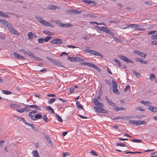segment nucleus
Wrapping results in <instances>:
<instances>
[{"instance_id": "obj_53", "label": "nucleus", "mask_w": 157, "mask_h": 157, "mask_svg": "<svg viewBox=\"0 0 157 157\" xmlns=\"http://www.w3.org/2000/svg\"><path fill=\"white\" fill-rule=\"evenodd\" d=\"M107 102L110 105H112L114 103H113L111 100L109 99L107 100Z\"/></svg>"}, {"instance_id": "obj_58", "label": "nucleus", "mask_w": 157, "mask_h": 157, "mask_svg": "<svg viewBox=\"0 0 157 157\" xmlns=\"http://www.w3.org/2000/svg\"><path fill=\"white\" fill-rule=\"evenodd\" d=\"M137 109L138 110L140 111H142V112L144 111V109L143 108H142L141 106L138 107L137 108Z\"/></svg>"}, {"instance_id": "obj_62", "label": "nucleus", "mask_w": 157, "mask_h": 157, "mask_svg": "<svg viewBox=\"0 0 157 157\" xmlns=\"http://www.w3.org/2000/svg\"><path fill=\"white\" fill-rule=\"evenodd\" d=\"M33 34L32 32H30L28 34V36L29 38H32V37L33 36Z\"/></svg>"}, {"instance_id": "obj_4", "label": "nucleus", "mask_w": 157, "mask_h": 157, "mask_svg": "<svg viewBox=\"0 0 157 157\" xmlns=\"http://www.w3.org/2000/svg\"><path fill=\"white\" fill-rule=\"evenodd\" d=\"M113 91L114 93H115L117 94H119L120 93L117 89V84L116 82L113 80Z\"/></svg>"}, {"instance_id": "obj_46", "label": "nucleus", "mask_w": 157, "mask_h": 157, "mask_svg": "<svg viewBox=\"0 0 157 157\" xmlns=\"http://www.w3.org/2000/svg\"><path fill=\"white\" fill-rule=\"evenodd\" d=\"M33 59H34L35 60H38V61H42V59L40 58L37 57V56H35V55L33 56Z\"/></svg>"}, {"instance_id": "obj_56", "label": "nucleus", "mask_w": 157, "mask_h": 157, "mask_svg": "<svg viewBox=\"0 0 157 157\" xmlns=\"http://www.w3.org/2000/svg\"><path fill=\"white\" fill-rule=\"evenodd\" d=\"M84 52L86 53H89L91 54L92 50L89 49H85L84 50Z\"/></svg>"}, {"instance_id": "obj_3", "label": "nucleus", "mask_w": 157, "mask_h": 157, "mask_svg": "<svg viewBox=\"0 0 157 157\" xmlns=\"http://www.w3.org/2000/svg\"><path fill=\"white\" fill-rule=\"evenodd\" d=\"M101 107H98L94 106V109L95 111L98 113H108V111L104 109L101 108Z\"/></svg>"}, {"instance_id": "obj_35", "label": "nucleus", "mask_w": 157, "mask_h": 157, "mask_svg": "<svg viewBox=\"0 0 157 157\" xmlns=\"http://www.w3.org/2000/svg\"><path fill=\"white\" fill-rule=\"evenodd\" d=\"M56 100V99L54 98H51L48 101V103L49 104H51L53 103Z\"/></svg>"}, {"instance_id": "obj_64", "label": "nucleus", "mask_w": 157, "mask_h": 157, "mask_svg": "<svg viewBox=\"0 0 157 157\" xmlns=\"http://www.w3.org/2000/svg\"><path fill=\"white\" fill-rule=\"evenodd\" d=\"M89 17H91V18H96L97 17V16L94 15L93 14L91 13H89Z\"/></svg>"}, {"instance_id": "obj_47", "label": "nucleus", "mask_w": 157, "mask_h": 157, "mask_svg": "<svg viewBox=\"0 0 157 157\" xmlns=\"http://www.w3.org/2000/svg\"><path fill=\"white\" fill-rule=\"evenodd\" d=\"M114 60L117 63V64L118 65V66L120 67H121V63H120V61L118 60V59H114Z\"/></svg>"}, {"instance_id": "obj_44", "label": "nucleus", "mask_w": 157, "mask_h": 157, "mask_svg": "<svg viewBox=\"0 0 157 157\" xmlns=\"http://www.w3.org/2000/svg\"><path fill=\"white\" fill-rule=\"evenodd\" d=\"M93 68L96 69V70L99 72H100L101 71L100 69L98 67L97 65L94 64Z\"/></svg>"}, {"instance_id": "obj_8", "label": "nucleus", "mask_w": 157, "mask_h": 157, "mask_svg": "<svg viewBox=\"0 0 157 157\" xmlns=\"http://www.w3.org/2000/svg\"><path fill=\"white\" fill-rule=\"evenodd\" d=\"M93 103L96 106H98V107H102L103 106V104L99 102L98 101V99L95 98L94 99Z\"/></svg>"}, {"instance_id": "obj_63", "label": "nucleus", "mask_w": 157, "mask_h": 157, "mask_svg": "<svg viewBox=\"0 0 157 157\" xmlns=\"http://www.w3.org/2000/svg\"><path fill=\"white\" fill-rule=\"evenodd\" d=\"M125 109L124 107H118V109L117 110V111H120V110H124Z\"/></svg>"}, {"instance_id": "obj_32", "label": "nucleus", "mask_w": 157, "mask_h": 157, "mask_svg": "<svg viewBox=\"0 0 157 157\" xmlns=\"http://www.w3.org/2000/svg\"><path fill=\"white\" fill-rule=\"evenodd\" d=\"M116 145L117 146H121V147H125L126 145L123 143H116Z\"/></svg>"}, {"instance_id": "obj_42", "label": "nucleus", "mask_w": 157, "mask_h": 157, "mask_svg": "<svg viewBox=\"0 0 157 157\" xmlns=\"http://www.w3.org/2000/svg\"><path fill=\"white\" fill-rule=\"evenodd\" d=\"M129 122L130 123L132 124H133L136 125V121H134L133 120H130L129 121Z\"/></svg>"}, {"instance_id": "obj_13", "label": "nucleus", "mask_w": 157, "mask_h": 157, "mask_svg": "<svg viewBox=\"0 0 157 157\" xmlns=\"http://www.w3.org/2000/svg\"><path fill=\"white\" fill-rule=\"evenodd\" d=\"M54 64L58 66H60L62 67H64V65L59 61L56 60H54L53 63Z\"/></svg>"}, {"instance_id": "obj_45", "label": "nucleus", "mask_w": 157, "mask_h": 157, "mask_svg": "<svg viewBox=\"0 0 157 157\" xmlns=\"http://www.w3.org/2000/svg\"><path fill=\"white\" fill-rule=\"evenodd\" d=\"M93 68L96 69V70L99 72H100L101 71L100 69L98 67L97 65L94 64Z\"/></svg>"}, {"instance_id": "obj_23", "label": "nucleus", "mask_w": 157, "mask_h": 157, "mask_svg": "<svg viewBox=\"0 0 157 157\" xmlns=\"http://www.w3.org/2000/svg\"><path fill=\"white\" fill-rule=\"evenodd\" d=\"M33 157H39V154L36 150H34L32 151Z\"/></svg>"}, {"instance_id": "obj_26", "label": "nucleus", "mask_w": 157, "mask_h": 157, "mask_svg": "<svg viewBox=\"0 0 157 157\" xmlns=\"http://www.w3.org/2000/svg\"><path fill=\"white\" fill-rule=\"evenodd\" d=\"M131 141L135 143H140L142 142V141L141 140L139 139H133L130 140Z\"/></svg>"}, {"instance_id": "obj_18", "label": "nucleus", "mask_w": 157, "mask_h": 157, "mask_svg": "<svg viewBox=\"0 0 157 157\" xmlns=\"http://www.w3.org/2000/svg\"><path fill=\"white\" fill-rule=\"evenodd\" d=\"M10 107L14 109L17 110L18 108H20L21 106L17 105L16 104H12L10 105Z\"/></svg>"}, {"instance_id": "obj_51", "label": "nucleus", "mask_w": 157, "mask_h": 157, "mask_svg": "<svg viewBox=\"0 0 157 157\" xmlns=\"http://www.w3.org/2000/svg\"><path fill=\"white\" fill-rule=\"evenodd\" d=\"M150 78L151 79L154 78L155 77V75L152 73H151L150 75Z\"/></svg>"}, {"instance_id": "obj_37", "label": "nucleus", "mask_w": 157, "mask_h": 157, "mask_svg": "<svg viewBox=\"0 0 157 157\" xmlns=\"http://www.w3.org/2000/svg\"><path fill=\"white\" fill-rule=\"evenodd\" d=\"M13 54L14 56L17 58V59H19V57H20V55H19L17 53L14 52L13 53Z\"/></svg>"}, {"instance_id": "obj_50", "label": "nucleus", "mask_w": 157, "mask_h": 157, "mask_svg": "<svg viewBox=\"0 0 157 157\" xmlns=\"http://www.w3.org/2000/svg\"><path fill=\"white\" fill-rule=\"evenodd\" d=\"M47 59L51 62L53 63L55 59H53L52 58H50L48 56H47Z\"/></svg>"}, {"instance_id": "obj_17", "label": "nucleus", "mask_w": 157, "mask_h": 157, "mask_svg": "<svg viewBox=\"0 0 157 157\" xmlns=\"http://www.w3.org/2000/svg\"><path fill=\"white\" fill-rule=\"evenodd\" d=\"M10 31L12 34L17 35H19V33L17 32V31L15 30L13 28Z\"/></svg>"}, {"instance_id": "obj_19", "label": "nucleus", "mask_w": 157, "mask_h": 157, "mask_svg": "<svg viewBox=\"0 0 157 157\" xmlns=\"http://www.w3.org/2000/svg\"><path fill=\"white\" fill-rule=\"evenodd\" d=\"M0 22L2 23L4 26H6L9 23L5 20L0 19Z\"/></svg>"}, {"instance_id": "obj_60", "label": "nucleus", "mask_w": 157, "mask_h": 157, "mask_svg": "<svg viewBox=\"0 0 157 157\" xmlns=\"http://www.w3.org/2000/svg\"><path fill=\"white\" fill-rule=\"evenodd\" d=\"M130 86L129 85H127L125 88L124 89V91H126L128 90L129 89H130Z\"/></svg>"}, {"instance_id": "obj_24", "label": "nucleus", "mask_w": 157, "mask_h": 157, "mask_svg": "<svg viewBox=\"0 0 157 157\" xmlns=\"http://www.w3.org/2000/svg\"><path fill=\"white\" fill-rule=\"evenodd\" d=\"M44 137L46 139H47V140L48 142V143L50 144H51V146H52V141L51 140L49 136L47 135H45L44 136Z\"/></svg>"}, {"instance_id": "obj_33", "label": "nucleus", "mask_w": 157, "mask_h": 157, "mask_svg": "<svg viewBox=\"0 0 157 157\" xmlns=\"http://www.w3.org/2000/svg\"><path fill=\"white\" fill-rule=\"evenodd\" d=\"M38 41L39 44H42L44 41V38H40L38 39Z\"/></svg>"}, {"instance_id": "obj_36", "label": "nucleus", "mask_w": 157, "mask_h": 157, "mask_svg": "<svg viewBox=\"0 0 157 157\" xmlns=\"http://www.w3.org/2000/svg\"><path fill=\"white\" fill-rule=\"evenodd\" d=\"M43 118L46 123H47L48 122L49 120L47 118L46 115H44L43 117Z\"/></svg>"}, {"instance_id": "obj_39", "label": "nucleus", "mask_w": 157, "mask_h": 157, "mask_svg": "<svg viewBox=\"0 0 157 157\" xmlns=\"http://www.w3.org/2000/svg\"><path fill=\"white\" fill-rule=\"evenodd\" d=\"M83 61V60L78 57H75V61H78L79 62H82Z\"/></svg>"}, {"instance_id": "obj_38", "label": "nucleus", "mask_w": 157, "mask_h": 157, "mask_svg": "<svg viewBox=\"0 0 157 157\" xmlns=\"http://www.w3.org/2000/svg\"><path fill=\"white\" fill-rule=\"evenodd\" d=\"M57 7L54 5H50L49 6V9L50 10H55L57 9Z\"/></svg>"}, {"instance_id": "obj_31", "label": "nucleus", "mask_w": 157, "mask_h": 157, "mask_svg": "<svg viewBox=\"0 0 157 157\" xmlns=\"http://www.w3.org/2000/svg\"><path fill=\"white\" fill-rule=\"evenodd\" d=\"M56 117L57 118L59 121L61 122H63V120L61 118V117L57 114L56 113L55 114Z\"/></svg>"}, {"instance_id": "obj_55", "label": "nucleus", "mask_w": 157, "mask_h": 157, "mask_svg": "<svg viewBox=\"0 0 157 157\" xmlns=\"http://www.w3.org/2000/svg\"><path fill=\"white\" fill-rule=\"evenodd\" d=\"M105 83L109 85V86L111 85V82L109 80H105Z\"/></svg>"}, {"instance_id": "obj_52", "label": "nucleus", "mask_w": 157, "mask_h": 157, "mask_svg": "<svg viewBox=\"0 0 157 157\" xmlns=\"http://www.w3.org/2000/svg\"><path fill=\"white\" fill-rule=\"evenodd\" d=\"M74 89H75V88H74V87H71L70 88V92H69V93L70 94L74 93L73 90H74Z\"/></svg>"}, {"instance_id": "obj_49", "label": "nucleus", "mask_w": 157, "mask_h": 157, "mask_svg": "<svg viewBox=\"0 0 157 157\" xmlns=\"http://www.w3.org/2000/svg\"><path fill=\"white\" fill-rule=\"evenodd\" d=\"M115 103H114L112 105L113 106V108L117 111V110L118 109V106L116 105Z\"/></svg>"}, {"instance_id": "obj_40", "label": "nucleus", "mask_w": 157, "mask_h": 157, "mask_svg": "<svg viewBox=\"0 0 157 157\" xmlns=\"http://www.w3.org/2000/svg\"><path fill=\"white\" fill-rule=\"evenodd\" d=\"M133 73H134L135 75L137 77H140V74L137 72L136 71H133Z\"/></svg>"}, {"instance_id": "obj_11", "label": "nucleus", "mask_w": 157, "mask_h": 157, "mask_svg": "<svg viewBox=\"0 0 157 157\" xmlns=\"http://www.w3.org/2000/svg\"><path fill=\"white\" fill-rule=\"evenodd\" d=\"M105 29L104 30V32L109 34L112 36H114L115 34L114 33L111 31L110 29H108L106 27L105 28Z\"/></svg>"}, {"instance_id": "obj_6", "label": "nucleus", "mask_w": 157, "mask_h": 157, "mask_svg": "<svg viewBox=\"0 0 157 157\" xmlns=\"http://www.w3.org/2000/svg\"><path fill=\"white\" fill-rule=\"evenodd\" d=\"M82 10H69L67 12L70 14H78L82 13Z\"/></svg>"}, {"instance_id": "obj_1", "label": "nucleus", "mask_w": 157, "mask_h": 157, "mask_svg": "<svg viewBox=\"0 0 157 157\" xmlns=\"http://www.w3.org/2000/svg\"><path fill=\"white\" fill-rule=\"evenodd\" d=\"M35 17L36 19H37L42 25L47 27H49L52 28L54 27V25L44 20L42 17H39L38 16H36Z\"/></svg>"}, {"instance_id": "obj_27", "label": "nucleus", "mask_w": 157, "mask_h": 157, "mask_svg": "<svg viewBox=\"0 0 157 157\" xmlns=\"http://www.w3.org/2000/svg\"><path fill=\"white\" fill-rule=\"evenodd\" d=\"M2 93L6 95H9L11 94H12V92L11 91L6 90H3L2 91Z\"/></svg>"}, {"instance_id": "obj_61", "label": "nucleus", "mask_w": 157, "mask_h": 157, "mask_svg": "<svg viewBox=\"0 0 157 157\" xmlns=\"http://www.w3.org/2000/svg\"><path fill=\"white\" fill-rule=\"evenodd\" d=\"M49 33V32L47 30H44L43 31V33L45 34L48 35H51V34Z\"/></svg>"}, {"instance_id": "obj_34", "label": "nucleus", "mask_w": 157, "mask_h": 157, "mask_svg": "<svg viewBox=\"0 0 157 157\" xmlns=\"http://www.w3.org/2000/svg\"><path fill=\"white\" fill-rule=\"evenodd\" d=\"M94 53H95L94 54V55L96 56H99L101 57V58L103 57V55L101 54L100 53L96 51L95 52H94Z\"/></svg>"}, {"instance_id": "obj_9", "label": "nucleus", "mask_w": 157, "mask_h": 157, "mask_svg": "<svg viewBox=\"0 0 157 157\" xmlns=\"http://www.w3.org/2000/svg\"><path fill=\"white\" fill-rule=\"evenodd\" d=\"M141 26V25H140L134 24H130L128 25L125 28H132L133 29H136L137 27H140Z\"/></svg>"}, {"instance_id": "obj_21", "label": "nucleus", "mask_w": 157, "mask_h": 157, "mask_svg": "<svg viewBox=\"0 0 157 157\" xmlns=\"http://www.w3.org/2000/svg\"><path fill=\"white\" fill-rule=\"evenodd\" d=\"M42 115L40 114H37L35 115L34 116L35 121L37 120V119H40L42 118Z\"/></svg>"}, {"instance_id": "obj_14", "label": "nucleus", "mask_w": 157, "mask_h": 157, "mask_svg": "<svg viewBox=\"0 0 157 157\" xmlns=\"http://www.w3.org/2000/svg\"><path fill=\"white\" fill-rule=\"evenodd\" d=\"M84 2L86 3L90 4V5L93 6H94L96 4V3L94 1H92L90 0H85Z\"/></svg>"}, {"instance_id": "obj_15", "label": "nucleus", "mask_w": 157, "mask_h": 157, "mask_svg": "<svg viewBox=\"0 0 157 157\" xmlns=\"http://www.w3.org/2000/svg\"><path fill=\"white\" fill-rule=\"evenodd\" d=\"M140 103L145 106H148V105H150L151 103V102L149 101H145L144 100H141Z\"/></svg>"}, {"instance_id": "obj_25", "label": "nucleus", "mask_w": 157, "mask_h": 157, "mask_svg": "<svg viewBox=\"0 0 157 157\" xmlns=\"http://www.w3.org/2000/svg\"><path fill=\"white\" fill-rule=\"evenodd\" d=\"M76 105L77 106L78 108H81L83 110H84V109L82 106V105L80 104V103L78 101H77L76 102Z\"/></svg>"}, {"instance_id": "obj_28", "label": "nucleus", "mask_w": 157, "mask_h": 157, "mask_svg": "<svg viewBox=\"0 0 157 157\" xmlns=\"http://www.w3.org/2000/svg\"><path fill=\"white\" fill-rule=\"evenodd\" d=\"M6 27L8 28L10 31L13 28V25L10 23H9Z\"/></svg>"}, {"instance_id": "obj_5", "label": "nucleus", "mask_w": 157, "mask_h": 157, "mask_svg": "<svg viewBox=\"0 0 157 157\" xmlns=\"http://www.w3.org/2000/svg\"><path fill=\"white\" fill-rule=\"evenodd\" d=\"M51 43L55 44H61L62 43V40L60 39H54L50 41Z\"/></svg>"}, {"instance_id": "obj_59", "label": "nucleus", "mask_w": 157, "mask_h": 157, "mask_svg": "<svg viewBox=\"0 0 157 157\" xmlns=\"http://www.w3.org/2000/svg\"><path fill=\"white\" fill-rule=\"evenodd\" d=\"M135 30L139 31H144L145 29L143 28H139V27H137L136 29H135Z\"/></svg>"}, {"instance_id": "obj_29", "label": "nucleus", "mask_w": 157, "mask_h": 157, "mask_svg": "<svg viewBox=\"0 0 157 157\" xmlns=\"http://www.w3.org/2000/svg\"><path fill=\"white\" fill-rule=\"evenodd\" d=\"M75 57H68L67 60L71 62L75 61Z\"/></svg>"}, {"instance_id": "obj_30", "label": "nucleus", "mask_w": 157, "mask_h": 157, "mask_svg": "<svg viewBox=\"0 0 157 157\" xmlns=\"http://www.w3.org/2000/svg\"><path fill=\"white\" fill-rule=\"evenodd\" d=\"M19 108L17 109V112L21 113H23L25 111V110H26V109H25V107L24 109L22 108L21 109H19Z\"/></svg>"}, {"instance_id": "obj_12", "label": "nucleus", "mask_w": 157, "mask_h": 157, "mask_svg": "<svg viewBox=\"0 0 157 157\" xmlns=\"http://www.w3.org/2000/svg\"><path fill=\"white\" fill-rule=\"evenodd\" d=\"M134 52L137 54L138 55L140 56L141 57H143L144 58H145L146 56V55L145 54H144L139 51H136Z\"/></svg>"}, {"instance_id": "obj_41", "label": "nucleus", "mask_w": 157, "mask_h": 157, "mask_svg": "<svg viewBox=\"0 0 157 157\" xmlns=\"http://www.w3.org/2000/svg\"><path fill=\"white\" fill-rule=\"evenodd\" d=\"M32 113L29 112L28 114V116L32 120L35 121L34 117V116L32 115Z\"/></svg>"}, {"instance_id": "obj_7", "label": "nucleus", "mask_w": 157, "mask_h": 157, "mask_svg": "<svg viewBox=\"0 0 157 157\" xmlns=\"http://www.w3.org/2000/svg\"><path fill=\"white\" fill-rule=\"evenodd\" d=\"M33 108V109H36L38 110H40L41 109L40 107L36 105H26L25 107V109H26V108Z\"/></svg>"}, {"instance_id": "obj_16", "label": "nucleus", "mask_w": 157, "mask_h": 157, "mask_svg": "<svg viewBox=\"0 0 157 157\" xmlns=\"http://www.w3.org/2000/svg\"><path fill=\"white\" fill-rule=\"evenodd\" d=\"M25 54L29 56L30 57L32 58L34 55V54L33 52H30L29 51H26V53H25Z\"/></svg>"}, {"instance_id": "obj_22", "label": "nucleus", "mask_w": 157, "mask_h": 157, "mask_svg": "<svg viewBox=\"0 0 157 157\" xmlns=\"http://www.w3.org/2000/svg\"><path fill=\"white\" fill-rule=\"evenodd\" d=\"M62 25H61V27H72V25L70 24L69 23H66L64 24L63 23H62Z\"/></svg>"}, {"instance_id": "obj_2", "label": "nucleus", "mask_w": 157, "mask_h": 157, "mask_svg": "<svg viewBox=\"0 0 157 157\" xmlns=\"http://www.w3.org/2000/svg\"><path fill=\"white\" fill-rule=\"evenodd\" d=\"M118 57L122 60L127 63H134V62L133 60L128 59L126 57L122 55H118Z\"/></svg>"}, {"instance_id": "obj_48", "label": "nucleus", "mask_w": 157, "mask_h": 157, "mask_svg": "<svg viewBox=\"0 0 157 157\" xmlns=\"http://www.w3.org/2000/svg\"><path fill=\"white\" fill-rule=\"evenodd\" d=\"M62 155L63 157H65L69 155H70V154L69 153L67 152L65 153L63 152L62 153Z\"/></svg>"}, {"instance_id": "obj_54", "label": "nucleus", "mask_w": 157, "mask_h": 157, "mask_svg": "<svg viewBox=\"0 0 157 157\" xmlns=\"http://www.w3.org/2000/svg\"><path fill=\"white\" fill-rule=\"evenodd\" d=\"M94 65V64H93L92 63H88L87 64V66H88L90 67L93 68Z\"/></svg>"}, {"instance_id": "obj_20", "label": "nucleus", "mask_w": 157, "mask_h": 157, "mask_svg": "<svg viewBox=\"0 0 157 157\" xmlns=\"http://www.w3.org/2000/svg\"><path fill=\"white\" fill-rule=\"evenodd\" d=\"M94 27L99 31H102L103 32H104V30L105 29V28L106 27H100L97 26H95Z\"/></svg>"}, {"instance_id": "obj_43", "label": "nucleus", "mask_w": 157, "mask_h": 157, "mask_svg": "<svg viewBox=\"0 0 157 157\" xmlns=\"http://www.w3.org/2000/svg\"><path fill=\"white\" fill-rule=\"evenodd\" d=\"M52 38V37L50 36H47L45 38H44V41L45 42H47L51 39Z\"/></svg>"}, {"instance_id": "obj_57", "label": "nucleus", "mask_w": 157, "mask_h": 157, "mask_svg": "<svg viewBox=\"0 0 157 157\" xmlns=\"http://www.w3.org/2000/svg\"><path fill=\"white\" fill-rule=\"evenodd\" d=\"M84 52L86 53H89L91 54L92 50L89 49H85L84 50Z\"/></svg>"}, {"instance_id": "obj_10", "label": "nucleus", "mask_w": 157, "mask_h": 157, "mask_svg": "<svg viewBox=\"0 0 157 157\" xmlns=\"http://www.w3.org/2000/svg\"><path fill=\"white\" fill-rule=\"evenodd\" d=\"M135 60L137 62L140 63H141L145 64L147 65L148 64V63L147 61L143 60L141 58H136L135 59Z\"/></svg>"}]
</instances>
